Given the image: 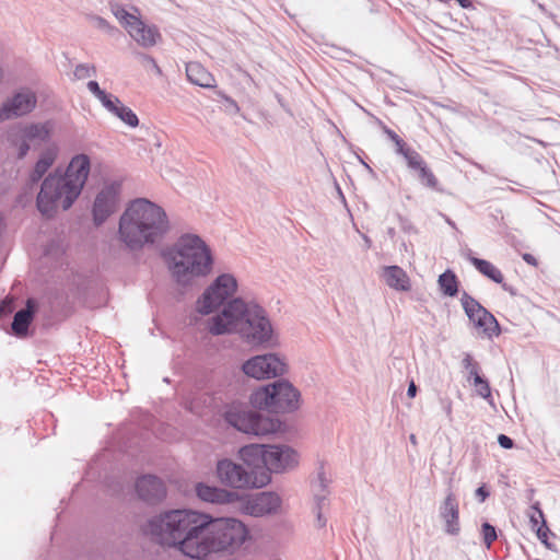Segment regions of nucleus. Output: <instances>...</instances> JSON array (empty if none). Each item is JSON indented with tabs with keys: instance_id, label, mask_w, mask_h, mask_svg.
<instances>
[{
	"instance_id": "a19ab883",
	"label": "nucleus",
	"mask_w": 560,
	"mask_h": 560,
	"mask_svg": "<svg viewBox=\"0 0 560 560\" xmlns=\"http://www.w3.org/2000/svg\"><path fill=\"white\" fill-rule=\"evenodd\" d=\"M327 494L328 493H319V492L314 493V501H315L314 511H323L324 512L326 510V508L328 505Z\"/></svg>"
},
{
	"instance_id": "dca6fc26",
	"label": "nucleus",
	"mask_w": 560,
	"mask_h": 560,
	"mask_svg": "<svg viewBox=\"0 0 560 560\" xmlns=\"http://www.w3.org/2000/svg\"><path fill=\"white\" fill-rule=\"evenodd\" d=\"M37 104L36 94L30 89H22L7 100L0 108V122L30 114Z\"/></svg>"
},
{
	"instance_id": "423d86ee",
	"label": "nucleus",
	"mask_w": 560,
	"mask_h": 560,
	"mask_svg": "<svg viewBox=\"0 0 560 560\" xmlns=\"http://www.w3.org/2000/svg\"><path fill=\"white\" fill-rule=\"evenodd\" d=\"M207 521L199 541L198 560L206 559L212 552H233L247 537L246 527L236 518H212L207 514Z\"/></svg>"
},
{
	"instance_id": "0eeeda50",
	"label": "nucleus",
	"mask_w": 560,
	"mask_h": 560,
	"mask_svg": "<svg viewBox=\"0 0 560 560\" xmlns=\"http://www.w3.org/2000/svg\"><path fill=\"white\" fill-rule=\"evenodd\" d=\"M250 402L270 412H292L300 406V392L288 381L279 380L255 390Z\"/></svg>"
},
{
	"instance_id": "f704fd0d",
	"label": "nucleus",
	"mask_w": 560,
	"mask_h": 560,
	"mask_svg": "<svg viewBox=\"0 0 560 560\" xmlns=\"http://www.w3.org/2000/svg\"><path fill=\"white\" fill-rule=\"evenodd\" d=\"M102 105L109 112L116 110V106L119 104V98L113 94L106 93L104 90L96 96Z\"/></svg>"
},
{
	"instance_id": "5701e85b",
	"label": "nucleus",
	"mask_w": 560,
	"mask_h": 560,
	"mask_svg": "<svg viewBox=\"0 0 560 560\" xmlns=\"http://www.w3.org/2000/svg\"><path fill=\"white\" fill-rule=\"evenodd\" d=\"M56 159V148H47L40 153L37 162L35 163L28 176L27 185L30 186V188H32L43 178L47 171L52 166Z\"/></svg>"
},
{
	"instance_id": "4be33fe9",
	"label": "nucleus",
	"mask_w": 560,
	"mask_h": 560,
	"mask_svg": "<svg viewBox=\"0 0 560 560\" xmlns=\"http://www.w3.org/2000/svg\"><path fill=\"white\" fill-rule=\"evenodd\" d=\"M265 454L266 445L264 444H249L240 450V457L249 471L264 469L268 474L265 467Z\"/></svg>"
},
{
	"instance_id": "c9c22d12",
	"label": "nucleus",
	"mask_w": 560,
	"mask_h": 560,
	"mask_svg": "<svg viewBox=\"0 0 560 560\" xmlns=\"http://www.w3.org/2000/svg\"><path fill=\"white\" fill-rule=\"evenodd\" d=\"M73 74L78 80L94 77L96 75V68L93 65L80 63L75 67Z\"/></svg>"
},
{
	"instance_id": "a211bd4d",
	"label": "nucleus",
	"mask_w": 560,
	"mask_h": 560,
	"mask_svg": "<svg viewBox=\"0 0 560 560\" xmlns=\"http://www.w3.org/2000/svg\"><path fill=\"white\" fill-rule=\"evenodd\" d=\"M440 516L444 522V532L451 536H457L460 532L459 506L453 492H448L441 508Z\"/></svg>"
},
{
	"instance_id": "8fccbe9b",
	"label": "nucleus",
	"mask_w": 560,
	"mask_h": 560,
	"mask_svg": "<svg viewBox=\"0 0 560 560\" xmlns=\"http://www.w3.org/2000/svg\"><path fill=\"white\" fill-rule=\"evenodd\" d=\"M474 362L475 361H474L471 354L465 353L464 359L462 361L463 368L468 369Z\"/></svg>"
},
{
	"instance_id": "c85d7f7f",
	"label": "nucleus",
	"mask_w": 560,
	"mask_h": 560,
	"mask_svg": "<svg viewBox=\"0 0 560 560\" xmlns=\"http://www.w3.org/2000/svg\"><path fill=\"white\" fill-rule=\"evenodd\" d=\"M374 120L388 139L394 142L396 147L395 152L402 156L410 147H408L406 142L394 130L389 129L380 118L374 117Z\"/></svg>"
},
{
	"instance_id": "412c9836",
	"label": "nucleus",
	"mask_w": 560,
	"mask_h": 560,
	"mask_svg": "<svg viewBox=\"0 0 560 560\" xmlns=\"http://www.w3.org/2000/svg\"><path fill=\"white\" fill-rule=\"evenodd\" d=\"M128 34L142 47L154 46L161 38L159 30L144 24L139 18L127 28Z\"/></svg>"
},
{
	"instance_id": "473e14b6",
	"label": "nucleus",
	"mask_w": 560,
	"mask_h": 560,
	"mask_svg": "<svg viewBox=\"0 0 560 560\" xmlns=\"http://www.w3.org/2000/svg\"><path fill=\"white\" fill-rule=\"evenodd\" d=\"M110 9L113 14L116 16L117 20H119L121 24H124L126 30L133 23V21L138 19V16L129 13L125 8H122L119 4H110Z\"/></svg>"
},
{
	"instance_id": "a878e982",
	"label": "nucleus",
	"mask_w": 560,
	"mask_h": 560,
	"mask_svg": "<svg viewBox=\"0 0 560 560\" xmlns=\"http://www.w3.org/2000/svg\"><path fill=\"white\" fill-rule=\"evenodd\" d=\"M187 79L192 83L201 88H213L215 80L213 75L199 62H188L186 65Z\"/></svg>"
},
{
	"instance_id": "2eb2a0df",
	"label": "nucleus",
	"mask_w": 560,
	"mask_h": 560,
	"mask_svg": "<svg viewBox=\"0 0 560 560\" xmlns=\"http://www.w3.org/2000/svg\"><path fill=\"white\" fill-rule=\"evenodd\" d=\"M299 464V454L288 445H266L265 467L268 474L283 472Z\"/></svg>"
},
{
	"instance_id": "09e8293b",
	"label": "nucleus",
	"mask_w": 560,
	"mask_h": 560,
	"mask_svg": "<svg viewBox=\"0 0 560 560\" xmlns=\"http://www.w3.org/2000/svg\"><path fill=\"white\" fill-rule=\"evenodd\" d=\"M417 390H418L417 385L415 384V382H413V381H410V383H409V385H408V389H407V396H408L409 398H413V397H416V395H417Z\"/></svg>"
},
{
	"instance_id": "13d9d810",
	"label": "nucleus",
	"mask_w": 560,
	"mask_h": 560,
	"mask_svg": "<svg viewBox=\"0 0 560 560\" xmlns=\"http://www.w3.org/2000/svg\"><path fill=\"white\" fill-rule=\"evenodd\" d=\"M474 368L479 369V364L475 361L468 369H466L468 372L472 371Z\"/></svg>"
},
{
	"instance_id": "6ab92c4d",
	"label": "nucleus",
	"mask_w": 560,
	"mask_h": 560,
	"mask_svg": "<svg viewBox=\"0 0 560 560\" xmlns=\"http://www.w3.org/2000/svg\"><path fill=\"white\" fill-rule=\"evenodd\" d=\"M196 495L203 502L213 504L232 503L238 500V493L217 486L198 482L195 486Z\"/></svg>"
},
{
	"instance_id": "864d4df0",
	"label": "nucleus",
	"mask_w": 560,
	"mask_h": 560,
	"mask_svg": "<svg viewBox=\"0 0 560 560\" xmlns=\"http://www.w3.org/2000/svg\"><path fill=\"white\" fill-rule=\"evenodd\" d=\"M463 9H469L472 7L471 0H456Z\"/></svg>"
},
{
	"instance_id": "58836bf2",
	"label": "nucleus",
	"mask_w": 560,
	"mask_h": 560,
	"mask_svg": "<svg viewBox=\"0 0 560 560\" xmlns=\"http://www.w3.org/2000/svg\"><path fill=\"white\" fill-rule=\"evenodd\" d=\"M481 532H482L483 542H485L486 547L489 549L491 547L492 542L498 537L495 528L491 524L486 522L481 526Z\"/></svg>"
},
{
	"instance_id": "6e6552de",
	"label": "nucleus",
	"mask_w": 560,
	"mask_h": 560,
	"mask_svg": "<svg viewBox=\"0 0 560 560\" xmlns=\"http://www.w3.org/2000/svg\"><path fill=\"white\" fill-rule=\"evenodd\" d=\"M215 476L223 486L235 490L259 489L271 481V476L264 469L249 471L230 458L218 460Z\"/></svg>"
},
{
	"instance_id": "ea45409f",
	"label": "nucleus",
	"mask_w": 560,
	"mask_h": 560,
	"mask_svg": "<svg viewBox=\"0 0 560 560\" xmlns=\"http://www.w3.org/2000/svg\"><path fill=\"white\" fill-rule=\"evenodd\" d=\"M474 385L476 387L478 395H480L482 398L487 399L491 397L490 385L486 378H483L482 376H477Z\"/></svg>"
},
{
	"instance_id": "bf43d9fd",
	"label": "nucleus",
	"mask_w": 560,
	"mask_h": 560,
	"mask_svg": "<svg viewBox=\"0 0 560 560\" xmlns=\"http://www.w3.org/2000/svg\"><path fill=\"white\" fill-rule=\"evenodd\" d=\"M445 221L447 222L448 225H451L453 229H456V225L455 223L450 219V218H445Z\"/></svg>"
},
{
	"instance_id": "aec40b11",
	"label": "nucleus",
	"mask_w": 560,
	"mask_h": 560,
	"mask_svg": "<svg viewBox=\"0 0 560 560\" xmlns=\"http://www.w3.org/2000/svg\"><path fill=\"white\" fill-rule=\"evenodd\" d=\"M281 500L273 492H260L249 499L245 505L246 512L252 516H262L276 512Z\"/></svg>"
},
{
	"instance_id": "5fc2aeb1",
	"label": "nucleus",
	"mask_w": 560,
	"mask_h": 560,
	"mask_svg": "<svg viewBox=\"0 0 560 560\" xmlns=\"http://www.w3.org/2000/svg\"><path fill=\"white\" fill-rule=\"evenodd\" d=\"M479 370H480V368L479 369L474 368V370L469 372V377H471L474 380V383L476 382L477 376H481L479 374Z\"/></svg>"
},
{
	"instance_id": "c03bdc74",
	"label": "nucleus",
	"mask_w": 560,
	"mask_h": 560,
	"mask_svg": "<svg viewBox=\"0 0 560 560\" xmlns=\"http://www.w3.org/2000/svg\"><path fill=\"white\" fill-rule=\"evenodd\" d=\"M475 495L480 502H483L490 495V492L486 489V486H481L477 488Z\"/></svg>"
},
{
	"instance_id": "393cba45",
	"label": "nucleus",
	"mask_w": 560,
	"mask_h": 560,
	"mask_svg": "<svg viewBox=\"0 0 560 560\" xmlns=\"http://www.w3.org/2000/svg\"><path fill=\"white\" fill-rule=\"evenodd\" d=\"M386 284L397 291H409L410 279L407 272L399 266H387L383 272Z\"/></svg>"
},
{
	"instance_id": "de8ad7c7",
	"label": "nucleus",
	"mask_w": 560,
	"mask_h": 560,
	"mask_svg": "<svg viewBox=\"0 0 560 560\" xmlns=\"http://www.w3.org/2000/svg\"><path fill=\"white\" fill-rule=\"evenodd\" d=\"M443 409L450 420H452V401L450 399H441Z\"/></svg>"
},
{
	"instance_id": "39448f33",
	"label": "nucleus",
	"mask_w": 560,
	"mask_h": 560,
	"mask_svg": "<svg viewBox=\"0 0 560 560\" xmlns=\"http://www.w3.org/2000/svg\"><path fill=\"white\" fill-rule=\"evenodd\" d=\"M172 276L179 284H188L194 278L208 276L213 256L206 242L196 234L182 235L165 254Z\"/></svg>"
},
{
	"instance_id": "bb28decb",
	"label": "nucleus",
	"mask_w": 560,
	"mask_h": 560,
	"mask_svg": "<svg viewBox=\"0 0 560 560\" xmlns=\"http://www.w3.org/2000/svg\"><path fill=\"white\" fill-rule=\"evenodd\" d=\"M468 259L480 273L491 279L495 283L501 284L504 291H509L511 294H514L513 290L506 283L503 282L504 277L502 272L493 264H491L488 260L472 256H469Z\"/></svg>"
},
{
	"instance_id": "9d476101",
	"label": "nucleus",
	"mask_w": 560,
	"mask_h": 560,
	"mask_svg": "<svg viewBox=\"0 0 560 560\" xmlns=\"http://www.w3.org/2000/svg\"><path fill=\"white\" fill-rule=\"evenodd\" d=\"M51 130L50 121L19 125L9 131L8 140L16 149L18 158L23 159L28 153L31 144L37 147L47 142Z\"/></svg>"
},
{
	"instance_id": "6e6d98bb",
	"label": "nucleus",
	"mask_w": 560,
	"mask_h": 560,
	"mask_svg": "<svg viewBox=\"0 0 560 560\" xmlns=\"http://www.w3.org/2000/svg\"><path fill=\"white\" fill-rule=\"evenodd\" d=\"M530 523H532L533 527L537 526L538 518L535 515H532L530 516Z\"/></svg>"
},
{
	"instance_id": "79ce46f5",
	"label": "nucleus",
	"mask_w": 560,
	"mask_h": 560,
	"mask_svg": "<svg viewBox=\"0 0 560 560\" xmlns=\"http://www.w3.org/2000/svg\"><path fill=\"white\" fill-rule=\"evenodd\" d=\"M218 94L226 102V110L230 112V113H238L240 110V107L237 105V103L231 98L230 96L225 95L224 93L222 92H218Z\"/></svg>"
},
{
	"instance_id": "1a4fd4ad",
	"label": "nucleus",
	"mask_w": 560,
	"mask_h": 560,
	"mask_svg": "<svg viewBox=\"0 0 560 560\" xmlns=\"http://www.w3.org/2000/svg\"><path fill=\"white\" fill-rule=\"evenodd\" d=\"M225 421L240 432L256 436L275 433L280 421L260 411L231 406L224 413Z\"/></svg>"
},
{
	"instance_id": "72a5a7b5",
	"label": "nucleus",
	"mask_w": 560,
	"mask_h": 560,
	"mask_svg": "<svg viewBox=\"0 0 560 560\" xmlns=\"http://www.w3.org/2000/svg\"><path fill=\"white\" fill-rule=\"evenodd\" d=\"M402 156L406 160L408 167L413 172L427 164L423 158L412 148L407 150Z\"/></svg>"
},
{
	"instance_id": "f8f14e48",
	"label": "nucleus",
	"mask_w": 560,
	"mask_h": 560,
	"mask_svg": "<svg viewBox=\"0 0 560 560\" xmlns=\"http://www.w3.org/2000/svg\"><path fill=\"white\" fill-rule=\"evenodd\" d=\"M243 372L254 378H270L282 375L287 364L275 353L256 355L243 364Z\"/></svg>"
},
{
	"instance_id": "b1692460",
	"label": "nucleus",
	"mask_w": 560,
	"mask_h": 560,
	"mask_svg": "<svg viewBox=\"0 0 560 560\" xmlns=\"http://www.w3.org/2000/svg\"><path fill=\"white\" fill-rule=\"evenodd\" d=\"M34 314V302L32 300H27L26 307L18 311L13 317L11 328L16 337H25L27 335Z\"/></svg>"
},
{
	"instance_id": "3c124183",
	"label": "nucleus",
	"mask_w": 560,
	"mask_h": 560,
	"mask_svg": "<svg viewBox=\"0 0 560 560\" xmlns=\"http://www.w3.org/2000/svg\"><path fill=\"white\" fill-rule=\"evenodd\" d=\"M523 259H524L528 265L537 266V259H536L532 254H528V253L523 254Z\"/></svg>"
},
{
	"instance_id": "4c0bfd02",
	"label": "nucleus",
	"mask_w": 560,
	"mask_h": 560,
	"mask_svg": "<svg viewBox=\"0 0 560 560\" xmlns=\"http://www.w3.org/2000/svg\"><path fill=\"white\" fill-rule=\"evenodd\" d=\"M329 480L325 476L324 468L320 467L319 471L317 472V478L313 482V490L315 492L319 493H328L327 487H328Z\"/></svg>"
},
{
	"instance_id": "37998d69",
	"label": "nucleus",
	"mask_w": 560,
	"mask_h": 560,
	"mask_svg": "<svg viewBox=\"0 0 560 560\" xmlns=\"http://www.w3.org/2000/svg\"><path fill=\"white\" fill-rule=\"evenodd\" d=\"M498 443H499V445L501 447H503L505 450H510L514 445L513 440L510 436L505 435V434H500L498 436Z\"/></svg>"
},
{
	"instance_id": "7ed1b4c3",
	"label": "nucleus",
	"mask_w": 560,
	"mask_h": 560,
	"mask_svg": "<svg viewBox=\"0 0 560 560\" xmlns=\"http://www.w3.org/2000/svg\"><path fill=\"white\" fill-rule=\"evenodd\" d=\"M168 231L165 210L147 198H137L120 215L118 238L130 250H140L160 243Z\"/></svg>"
},
{
	"instance_id": "052dcab7",
	"label": "nucleus",
	"mask_w": 560,
	"mask_h": 560,
	"mask_svg": "<svg viewBox=\"0 0 560 560\" xmlns=\"http://www.w3.org/2000/svg\"><path fill=\"white\" fill-rule=\"evenodd\" d=\"M410 442H411L412 444H416V443H417V441H416V435H415V434H411V435H410Z\"/></svg>"
},
{
	"instance_id": "9b49d317",
	"label": "nucleus",
	"mask_w": 560,
	"mask_h": 560,
	"mask_svg": "<svg viewBox=\"0 0 560 560\" xmlns=\"http://www.w3.org/2000/svg\"><path fill=\"white\" fill-rule=\"evenodd\" d=\"M237 289V281L231 273H223L205 290L196 303V310L202 315L214 312L219 306H223Z\"/></svg>"
},
{
	"instance_id": "4d7b16f0",
	"label": "nucleus",
	"mask_w": 560,
	"mask_h": 560,
	"mask_svg": "<svg viewBox=\"0 0 560 560\" xmlns=\"http://www.w3.org/2000/svg\"><path fill=\"white\" fill-rule=\"evenodd\" d=\"M363 240H364V243L366 244V247L370 248L371 247V240L366 235H363Z\"/></svg>"
},
{
	"instance_id": "a18cd8bd",
	"label": "nucleus",
	"mask_w": 560,
	"mask_h": 560,
	"mask_svg": "<svg viewBox=\"0 0 560 560\" xmlns=\"http://www.w3.org/2000/svg\"><path fill=\"white\" fill-rule=\"evenodd\" d=\"M86 86L95 97L103 91L96 81H89Z\"/></svg>"
},
{
	"instance_id": "ddd939ff",
	"label": "nucleus",
	"mask_w": 560,
	"mask_h": 560,
	"mask_svg": "<svg viewBox=\"0 0 560 560\" xmlns=\"http://www.w3.org/2000/svg\"><path fill=\"white\" fill-rule=\"evenodd\" d=\"M120 185H105L96 195L92 214L95 225L103 224L118 208Z\"/></svg>"
},
{
	"instance_id": "49530a36",
	"label": "nucleus",
	"mask_w": 560,
	"mask_h": 560,
	"mask_svg": "<svg viewBox=\"0 0 560 560\" xmlns=\"http://www.w3.org/2000/svg\"><path fill=\"white\" fill-rule=\"evenodd\" d=\"M316 514V526L323 528L326 526L327 520L324 517L323 511H314Z\"/></svg>"
},
{
	"instance_id": "cd10ccee",
	"label": "nucleus",
	"mask_w": 560,
	"mask_h": 560,
	"mask_svg": "<svg viewBox=\"0 0 560 560\" xmlns=\"http://www.w3.org/2000/svg\"><path fill=\"white\" fill-rule=\"evenodd\" d=\"M440 290L444 295L455 296L458 293V280L452 270H446L439 276Z\"/></svg>"
},
{
	"instance_id": "f03ea898",
	"label": "nucleus",
	"mask_w": 560,
	"mask_h": 560,
	"mask_svg": "<svg viewBox=\"0 0 560 560\" xmlns=\"http://www.w3.org/2000/svg\"><path fill=\"white\" fill-rule=\"evenodd\" d=\"M90 170V158L86 154H77L65 172L57 168L48 174L36 197V207L40 214L50 219L59 209L69 210L81 195Z\"/></svg>"
},
{
	"instance_id": "4468645a",
	"label": "nucleus",
	"mask_w": 560,
	"mask_h": 560,
	"mask_svg": "<svg viewBox=\"0 0 560 560\" xmlns=\"http://www.w3.org/2000/svg\"><path fill=\"white\" fill-rule=\"evenodd\" d=\"M460 302L469 320L483 332L491 335L492 331L499 334V324L495 317L487 311L476 299L467 292H463Z\"/></svg>"
},
{
	"instance_id": "f3484780",
	"label": "nucleus",
	"mask_w": 560,
	"mask_h": 560,
	"mask_svg": "<svg viewBox=\"0 0 560 560\" xmlns=\"http://www.w3.org/2000/svg\"><path fill=\"white\" fill-rule=\"evenodd\" d=\"M136 491L148 503H158L166 497L164 482L153 475L140 477L136 482Z\"/></svg>"
},
{
	"instance_id": "7c9ffc66",
	"label": "nucleus",
	"mask_w": 560,
	"mask_h": 560,
	"mask_svg": "<svg viewBox=\"0 0 560 560\" xmlns=\"http://www.w3.org/2000/svg\"><path fill=\"white\" fill-rule=\"evenodd\" d=\"M420 183L431 189H438L439 180L427 164L415 171Z\"/></svg>"
},
{
	"instance_id": "c756f323",
	"label": "nucleus",
	"mask_w": 560,
	"mask_h": 560,
	"mask_svg": "<svg viewBox=\"0 0 560 560\" xmlns=\"http://www.w3.org/2000/svg\"><path fill=\"white\" fill-rule=\"evenodd\" d=\"M112 114L131 128H136L139 125L137 115L131 108L125 106L120 101L118 106H116V110H112Z\"/></svg>"
},
{
	"instance_id": "2f4dec72",
	"label": "nucleus",
	"mask_w": 560,
	"mask_h": 560,
	"mask_svg": "<svg viewBox=\"0 0 560 560\" xmlns=\"http://www.w3.org/2000/svg\"><path fill=\"white\" fill-rule=\"evenodd\" d=\"M533 509L537 512L538 517L541 518V526H539L536 530L538 539L544 544L548 549L552 550V545L548 541V535L552 534L550 529L546 525V521L544 518V513L538 506V503H536Z\"/></svg>"
},
{
	"instance_id": "603ef678",
	"label": "nucleus",
	"mask_w": 560,
	"mask_h": 560,
	"mask_svg": "<svg viewBox=\"0 0 560 560\" xmlns=\"http://www.w3.org/2000/svg\"><path fill=\"white\" fill-rule=\"evenodd\" d=\"M11 304L12 302H8V303H2L0 305V314H8V313H11L12 311V307H11Z\"/></svg>"
},
{
	"instance_id": "20e7f679",
	"label": "nucleus",
	"mask_w": 560,
	"mask_h": 560,
	"mask_svg": "<svg viewBox=\"0 0 560 560\" xmlns=\"http://www.w3.org/2000/svg\"><path fill=\"white\" fill-rule=\"evenodd\" d=\"M207 514L186 509L170 510L149 520L147 530L160 545L173 547L196 559Z\"/></svg>"
},
{
	"instance_id": "e433bc0d",
	"label": "nucleus",
	"mask_w": 560,
	"mask_h": 560,
	"mask_svg": "<svg viewBox=\"0 0 560 560\" xmlns=\"http://www.w3.org/2000/svg\"><path fill=\"white\" fill-rule=\"evenodd\" d=\"M91 23L98 30L104 31L107 34L113 35L115 32H117V28L115 26H112L104 18L98 15H92L90 16Z\"/></svg>"
},
{
	"instance_id": "f257e3e1",
	"label": "nucleus",
	"mask_w": 560,
	"mask_h": 560,
	"mask_svg": "<svg viewBox=\"0 0 560 560\" xmlns=\"http://www.w3.org/2000/svg\"><path fill=\"white\" fill-rule=\"evenodd\" d=\"M208 329L214 336L237 334L250 346L267 345L273 335L266 310L242 298L228 301L221 313L208 320Z\"/></svg>"
}]
</instances>
